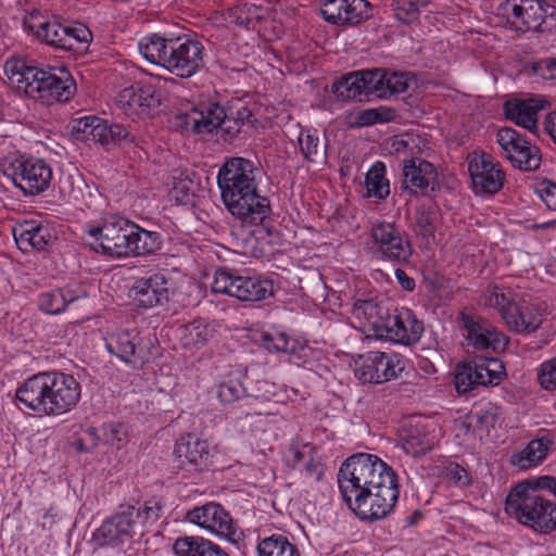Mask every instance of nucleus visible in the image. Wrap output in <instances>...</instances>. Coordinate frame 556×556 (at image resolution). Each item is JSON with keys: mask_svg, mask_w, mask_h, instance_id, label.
<instances>
[{"mask_svg": "<svg viewBox=\"0 0 556 556\" xmlns=\"http://www.w3.org/2000/svg\"><path fill=\"white\" fill-rule=\"evenodd\" d=\"M163 233L157 230H149L132 222L129 230V244L127 258L150 257L157 255L163 249Z\"/></svg>", "mask_w": 556, "mask_h": 556, "instance_id": "473e14b6", "label": "nucleus"}, {"mask_svg": "<svg viewBox=\"0 0 556 556\" xmlns=\"http://www.w3.org/2000/svg\"><path fill=\"white\" fill-rule=\"evenodd\" d=\"M414 231L417 236L433 237L435 232L434 213L431 210L419 207L416 210Z\"/></svg>", "mask_w": 556, "mask_h": 556, "instance_id": "603ef678", "label": "nucleus"}, {"mask_svg": "<svg viewBox=\"0 0 556 556\" xmlns=\"http://www.w3.org/2000/svg\"><path fill=\"white\" fill-rule=\"evenodd\" d=\"M371 4L366 0H325L320 14L334 25L354 26L372 15Z\"/></svg>", "mask_w": 556, "mask_h": 556, "instance_id": "a878e982", "label": "nucleus"}, {"mask_svg": "<svg viewBox=\"0 0 556 556\" xmlns=\"http://www.w3.org/2000/svg\"><path fill=\"white\" fill-rule=\"evenodd\" d=\"M526 482H529L531 490H536V493L547 490L556 496V478L552 476H542L534 480H527Z\"/></svg>", "mask_w": 556, "mask_h": 556, "instance_id": "774afa93", "label": "nucleus"}, {"mask_svg": "<svg viewBox=\"0 0 556 556\" xmlns=\"http://www.w3.org/2000/svg\"><path fill=\"white\" fill-rule=\"evenodd\" d=\"M178 85V80L173 77L159 78L155 84L140 83V114H149L157 109L164 98V89Z\"/></svg>", "mask_w": 556, "mask_h": 556, "instance_id": "4c0bfd02", "label": "nucleus"}, {"mask_svg": "<svg viewBox=\"0 0 556 556\" xmlns=\"http://www.w3.org/2000/svg\"><path fill=\"white\" fill-rule=\"evenodd\" d=\"M535 193L542 199L546 207L556 211V184L544 178L538 182Z\"/></svg>", "mask_w": 556, "mask_h": 556, "instance_id": "13d9d810", "label": "nucleus"}, {"mask_svg": "<svg viewBox=\"0 0 556 556\" xmlns=\"http://www.w3.org/2000/svg\"><path fill=\"white\" fill-rule=\"evenodd\" d=\"M532 72L543 79H556V59L547 58L533 63Z\"/></svg>", "mask_w": 556, "mask_h": 556, "instance_id": "e2e57ef3", "label": "nucleus"}, {"mask_svg": "<svg viewBox=\"0 0 556 556\" xmlns=\"http://www.w3.org/2000/svg\"><path fill=\"white\" fill-rule=\"evenodd\" d=\"M96 134V142L102 146H118L123 149H132L139 146V132L130 126L117 123H109L103 119L101 128Z\"/></svg>", "mask_w": 556, "mask_h": 556, "instance_id": "c9c22d12", "label": "nucleus"}, {"mask_svg": "<svg viewBox=\"0 0 556 556\" xmlns=\"http://www.w3.org/2000/svg\"><path fill=\"white\" fill-rule=\"evenodd\" d=\"M401 439L405 453L414 457L425 455L431 448L427 434L417 427L404 430Z\"/></svg>", "mask_w": 556, "mask_h": 556, "instance_id": "8fccbe9b", "label": "nucleus"}, {"mask_svg": "<svg viewBox=\"0 0 556 556\" xmlns=\"http://www.w3.org/2000/svg\"><path fill=\"white\" fill-rule=\"evenodd\" d=\"M399 496L400 489L395 477L375 488H364L346 505L361 520L376 521L384 519L393 511Z\"/></svg>", "mask_w": 556, "mask_h": 556, "instance_id": "9b49d317", "label": "nucleus"}, {"mask_svg": "<svg viewBox=\"0 0 556 556\" xmlns=\"http://www.w3.org/2000/svg\"><path fill=\"white\" fill-rule=\"evenodd\" d=\"M415 84L412 72L384 67L361 70L342 76L332 85L333 94L342 101H370L372 98L389 99L405 93Z\"/></svg>", "mask_w": 556, "mask_h": 556, "instance_id": "20e7f679", "label": "nucleus"}, {"mask_svg": "<svg viewBox=\"0 0 556 556\" xmlns=\"http://www.w3.org/2000/svg\"><path fill=\"white\" fill-rule=\"evenodd\" d=\"M194 172H179L173 177L172 195L176 202L188 204L195 197L199 189V181Z\"/></svg>", "mask_w": 556, "mask_h": 556, "instance_id": "c03bdc74", "label": "nucleus"}, {"mask_svg": "<svg viewBox=\"0 0 556 556\" xmlns=\"http://www.w3.org/2000/svg\"><path fill=\"white\" fill-rule=\"evenodd\" d=\"M217 396L220 402L231 404L245 396V388L240 381L230 379L218 386Z\"/></svg>", "mask_w": 556, "mask_h": 556, "instance_id": "5fc2aeb1", "label": "nucleus"}, {"mask_svg": "<svg viewBox=\"0 0 556 556\" xmlns=\"http://www.w3.org/2000/svg\"><path fill=\"white\" fill-rule=\"evenodd\" d=\"M24 26L29 29L37 39L64 51H80L86 49L92 39L91 31L80 23L65 25L56 21L52 22H28Z\"/></svg>", "mask_w": 556, "mask_h": 556, "instance_id": "ddd939ff", "label": "nucleus"}, {"mask_svg": "<svg viewBox=\"0 0 556 556\" xmlns=\"http://www.w3.org/2000/svg\"><path fill=\"white\" fill-rule=\"evenodd\" d=\"M3 173L25 197L42 194L52 186V167L42 159H15L4 167Z\"/></svg>", "mask_w": 556, "mask_h": 556, "instance_id": "f8f14e48", "label": "nucleus"}, {"mask_svg": "<svg viewBox=\"0 0 556 556\" xmlns=\"http://www.w3.org/2000/svg\"><path fill=\"white\" fill-rule=\"evenodd\" d=\"M241 126L231 115L226 112V117L223 121V125L218 129L222 130L225 140L233 139L242 129Z\"/></svg>", "mask_w": 556, "mask_h": 556, "instance_id": "338daca9", "label": "nucleus"}, {"mask_svg": "<svg viewBox=\"0 0 556 556\" xmlns=\"http://www.w3.org/2000/svg\"><path fill=\"white\" fill-rule=\"evenodd\" d=\"M130 228L132 220L121 215H111L98 225H86L85 233L89 237L88 244L93 251L123 260L127 258Z\"/></svg>", "mask_w": 556, "mask_h": 556, "instance_id": "9d476101", "label": "nucleus"}, {"mask_svg": "<svg viewBox=\"0 0 556 556\" xmlns=\"http://www.w3.org/2000/svg\"><path fill=\"white\" fill-rule=\"evenodd\" d=\"M298 142L303 157L307 162H315L316 156L319 154L320 144L317 130L308 129L306 131H302L298 138Z\"/></svg>", "mask_w": 556, "mask_h": 556, "instance_id": "3c124183", "label": "nucleus"}, {"mask_svg": "<svg viewBox=\"0 0 556 556\" xmlns=\"http://www.w3.org/2000/svg\"><path fill=\"white\" fill-rule=\"evenodd\" d=\"M386 314L389 313L374 299H357L353 303V315L367 321L377 333L380 332Z\"/></svg>", "mask_w": 556, "mask_h": 556, "instance_id": "a19ab883", "label": "nucleus"}, {"mask_svg": "<svg viewBox=\"0 0 556 556\" xmlns=\"http://www.w3.org/2000/svg\"><path fill=\"white\" fill-rule=\"evenodd\" d=\"M258 556H300L296 546L282 534H273L257 544Z\"/></svg>", "mask_w": 556, "mask_h": 556, "instance_id": "49530a36", "label": "nucleus"}, {"mask_svg": "<svg viewBox=\"0 0 556 556\" xmlns=\"http://www.w3.org/2000/svg\"><path fill=\"white\" fill-rule=\"evenodd\" d=\"M173 548L176 556H229L219 545L202 536L178 538Z\"/></svg>", "mask_w": 556, "mask_h": 556, "instance_id": "e433bc0d", "label": "nucleus"}, {"mask_svg": "<svg viewBox=\"0 0 556 556\" xmlns=\"http://www.w3.org/2000/svg\"><path fill=\"white\" fill-rule=\"evenodd\" d=\"M175 454L182 467L190 466V470L194 471L207 468L212 457L208 442L195 433L181 435L176 442Z\"/></svg>", "mask_w": 556, "mask_h": 556, "instance_id": "c85d7f7f", "label": "nucleus"}, {"mask_svg": "<svg viewBox=\"0 0 556 556\" xmlns=\"http://www.w3.org/2000/svg\"><path fill=\"white\" fill-rule=\"evenodd\" d=\"M214 293L227 294L241 302H261L275 294L274 280L263 276H249L237 269L219 268L212 282Z\"/></svg>", "mask_w": 556, "mask_h": 556, "instance_id": "1a4fd4ad", "label": "nucleus"}, {"mask_svg": "<svg viewBox=\"0 0 556 556\" xmlns=\"http://www.w3.org/2000/svg\"><path fill=\"white\" fill-rule=\"evenodd\" d=\"M53 370L42 371L24 380L16 388L15 397L26 409L38 416H51L49 405L53 404Z\"/></svg>", "mask_w": 556, "mask_h": 556, "instance_id": "aec40b11", "label": "nucleus"}, {"mask_svg": "<svg viewBox=\"0 0 556 556\" xmlns=\"http://www.w3.org/2000/svg\"><path fill=\"white\" fill-rule=\"evenodd\" d=\"M186 520L210 533L225 538L232 544H238L243 539L242 531L236 527L229 511L217 502H207L189 509Z\"/></svg>", "mask_w": 556, "mask_h": 556, "instance_id": "f3484780", "label": "nucleus"}, {"mask_svg": "<svg viewBox=\"0 0 556 556\" xmlns=\"http://www.w3.org/2000/svg\"><path fill=\"white\" fill-rule=\"evenodd\" d=\"M256 170L251 160L235 156L227 159L217 173L220 198L228 212L244 225H263L271 214L267 197L257 192Z\"/></svg>", "mask_w": 556, "mask_h": 556, "instance_id": "f257e3e1", "label": "nucleus"}, {"mask_svg": "<svg viewBox=\"0 0 556 556\" xmlns=\"http://www.w3.org/2000/svg\"><path fill=\"white\" fill-rule=\"evenodd\" d=\"M14 240L23 252L45 251L56 239L53 229L38 220H23L12 228Z\"/></svg>", "mask_w": 556, "mask_h": 556, "instance_id": "bb28decb", "label": "nucleus"}, {"mask_svg": "<svg viewBox=\"0 0 556 556\" xmlns=\"http://www.w3.org/2000/svg\"><path fill=\"white\" fill-rule=\"evenodd\" d=\"M438 173L434 166L422 159H410L403 165L402 188L408 190L410 194L418 191L428 194L433 191L437 182Z\"/></svg>", "mask_w": 556, "mask_h": 556, "instance_id": "c756f323", "label": "nucleus"}, {"mask_svg": "<svg viewBox=\"0 0 556 556\" xmlns=\"http://www.w3.org/2000/svg\"><path fill=\"white\" fill-rule=\"evenodd\" d=\"M544 100L539 98L514 99L504 103V114L507 119L529 130L532 135L538 131V114L544 108Z\"/></svg>", "mask_w": 556, "mask_h": 556, "instance_id": "2f4dec72", "label": "nucleus"}, {"mask_svg": "<svg viewBox=\"0 0 556 556\" xmlns=\"http://www.w3.org/2000/svg\"><path fill=\"white\" fill-rule=\"evenodd\" d=\"M468 172L477 194H494L503 187L505 174L486 153H475L468 161Z\"/></svg>", "mask_w": 556, "mask_h": 556, "instance_id": "393cba45", "label": "nucleus"}, {"mask_svg": "<svg viewBox=\"0 0 556 556\" xmlns=\"http://www.w3.org/2000/svg\"><path fill=\"white\" fill-rule=\"evenodd\" d=\"M543 307L541 302H532L525 298L515 300L508 313H504V320L517 333L534 332L543 321Z\"/></svg>", "mask_w": 556, "mask_h": 556, "instance_id": "cd10ccee", "label": "nucleus"}, {"mask_svg": "<svg viewBox=\"0 0 556 556\" xmlns=\"http://www.w3.org/2000/svg\"><path fill=\"white\" fill-rule=\"evenodd\" d=\"M106 350L132 367H142L154 356V345L150 338L141 336L137 329H125L112 333L105 341Z\"/></svg>", "mask_w": 556, "mask_h": 556, "instance_id": "a211bd4d", "label": "nucleus"}, {"mask_svg": "<svg viewBox=\"0 0 556 556\" xmlns=\"http://www.w3.org/2000/svg\"><path fill=\"white\" fill-rule=\"evenodd\" d=\"M396 17L404 24H410L415 22L419 16V9L416 2L410 0H404L399 2L395 9Z\"/></svg>", "mask_w": 556, "mask_h": 556, "instance_id": "052dcab7", "label": "nucleus"}, {"mask_svg": "<svg viewBox=\"0 0 556 556\" xmlns=\"http://www.w3.org/2000/svg\"><path fill=\"white\" fill-rule=\"evenodd\" d=\"M274 352L288 353L292 356L291 362L298 366L304 365L311 357L312 350L306 344H301L285 332H275Z\"/></svg>", "mask_w": 556, "mask_h": 556, "instance_id": "a18cd8bd", "label": "nucleus"}, {"mask_svg": "<svg viewBox=\"0 0 556 556\" xmlns=\"http://www.w3.org/2000/svg\"><path fill=\"white\" fill-rule=\"evenodd\" d=\"M536 376L542 389L546 391L556 390V355L540 365Z\"/></svg>", "mask_w": 556, "mask_h": 556, "instance_id": "6e6d98bb", "label": "nucleus"}, {"mask_svg": "<svg viewBox=\"0 0 556 556\" xmlns=\"http://www.w3.org/2000/svg\"><path fill=\"white\" fill-rule=\"evenodd\" d=\"M446 478L454 482L456 485L465 486L470 483V476L468 471L456 463H451L445 468Z\"/></svg>", "mask_w": 556, "mask_h": 556, "instance_id": "69168bd1", "label": "nucleus"}, {"mask_svg": "<svg viewBox=\"0 0 556 556\" xmlns=\"http://www.w3.org/2000/svg\"><path fill=\"white\" fill-rule=\"evenodd\" d=\"M140 83H137L130 87L124 88L118 93V104L128 113L140 114Z\"/></svg>", "mask_w": 556, "mask_h": 556, "instance_id": "864d4df0", "label": "nucleus"}, {"mask_svg": "<svg viewBox=\"0 0 556 556\" xmlns=\"http://www.w3.org/2000/svg\"><path fill=\"white\" fill-rule=\"evenodd\" d=\"M86 295V291L78 286H66L42 292L38 298V306L46 314L58 315L65 312L68 304Z\"/></svg>", "mask_w": 556, "mask_h": 556, "instance_id": "f704fd0d", "label": "nucleus"}, {"mask_svg": "<svg viewBox=\"0 0 556 556\" xmlns=\"http://www.w3.org/2000/svg\"><path fill=\"white\" fill-rule=\"evenodd\" d=\"M372 256L394 266L410 264L414 250L406 231L394 222L377 220L372 223L369 231Z\"/></svg>", "mask_w": 556, "mask_h": 556, "instance_id": "6e6552de", "label": "nucleus"}, {"mask_svg": "<svg viewBox=\"0 0 556 556\" xmlns=\"http://www.w3.org/2000/svg\"><path fill=\"white\" fill-rule=\"evenodd\" d=\"M404 368V358L401 355L369 351L355 361L354 374L363 383L380 384L396 379Z\"/></svg>", "mask_w": 556, "mask_h": 556, "instance_id": "dca6fc26", "label": "nucleus"}, {"mask_svg": "<svg viewBox=\"0 0 556 556\" xmlns=\"http://www.w3.org/2000/svg\"><path fill=\"white\" fill-rule=\"evenodd\" d=\"M255 20L251 13V8L247 4L232 8L228 12L229 23L236 24L240 27L249 28L250 24Z\"/></svg>", "mask_w": 556, "mask_h": 556, "instance_id": "bf43d9fd", "label": "nucleus"}, {"mask_svg": "<svg viewBox=\"0 0 556 556\" xmlns=\"http://www.w3.org/2000/svg\"><path fill=\"white\" fill-rule=\"evenodd\" d=\"M395 477L392 467L377 455L357 453L342 463L338 472V484L343 501L350 504L364 488H375Z\"/></svg>", "mask_w": 556, "mask_h": 556, "instance_id": "0eeeda50", "label": "nucleus"}, {"mask_svg": "<svg viewBox=\"0 0 556 556\" xmlns=\"http://www.w3.org/2000/svg\"><path fill=\"white\" fill-rule=\"evenodd\" d=\"M86 434L90 437L93 444L102 441L106 445L122 448L128 442V428L122 422H105L99 429L89 428Z\"/></svg>", "mask_w": 556, "mask_h": 556, "instance_id": "58836bf2", "label": "nucleus"}, {"mask_svg": "<svg viewBox=\"0 0 556 556\" xmlns=\"http://www.w3.org/2000/svg\"><path fill=\"white\" fill-rule=\"evenodd\" d=\"M103 119L93 115L84 116L75 121L74 128L85 137L96 142L98 128H101Z\"/></svg>", "mask_w": 556, "mask_h": 556, "instance_id": "4d7b16f0", "label": "nucleus"}, {"mask_svg": "<svg viewBox=\"0 0 556 556\" xmlns=\"http://www.w3.org/2000/svg\"><path fill=\"white\" fill-rule=\"evenodd\" d=\"M164 503L151 497L142 505L121 504L116 511L94 531L92 540L99 546H118L129 541L138 529L155 523L162 516Z\"/></svg>", "mask_w": 556, "mask_h": 556, "instance_id": "39448f33", "label": "nucleus"}, {"mask_svg": "<svg viewBox=\"0 0 556 556\" xmlns=\"http://www.w3.org/2000/svg\"><path fill=\"white\" fill-rule=\"evenodd\" d=\"M4 72L17 91L42 102H67L76 91V83L65 67H39L25 58L12 56Z\"/></svg>", "mask_w": 556, "mask_h": 556, "instance_id": "f03ea898", "label": "nucleus"}, {"mask_svg": "<svg viewBox=\"0 0 556 556\" xmlns=\"http://www.w3.org/2000/svg\"><path fill=\"white\" fill-rule=\"evenodd\" d=\"M422 332V321L418 320L410 309L402 308L386 314L379 334L393 342L410 345L420 340Z\"/></svg>", "mask_w": 556, "mask_h": 556, "instance_id": "b1692460", "label": "nucleus"}, {"mask_svg": "<svg viewBox=\"0 0 556 556\" xmlns=\"http://www.w3.org/2000/svg\"><path fill=\"white\" fill-rule=\"evenodd\" d=\"M81 181L79 175L61 173L59 179L53 185V189L58 191L59 199L62 201H78L83 194Z\"/></svg>", "mask_w": 556, "mask_h": 556, "instance_id": "09e8293b", "label": "nucleus"}, {"mask_svg": "<svg viewBox=\"0 0 556 556\" xmlns=\"http://www.w3.org/2000/svg\"><path fill=\"white\" fill-rule=\"evenodd\" d=\"M555 12L556 8L544 0H505L497 8V15L521 33L546 30L545 18Z\"/></svg>", "mask_w": 556, "mask_h": 556, "instance_id": "4468645a", "label": "nucleus"}, {"mask_svg": "<svg viewBox=\"0 0 556 556\" xmlns=\"http://www.w3.org/2000/svg\"><path fill=\"white\" fill-rule=\"evenodd\" d=\"M501 414V407L490 402L477 406L467 416L468 427L473 428L475 431L488 432L495 427Z\"/></svg>", "mask_w": 556, "mask_h": 556, "instance_id": "37998d69", "label": "nucleus"}, {"mask_svg": "<svg viewBox=\"0 0 556 556\" xmlns=\"http://www.w3.org/2000/svg\"><path fill=\"white\" fill-rule=\"evenodd\" d=\"M53 404L49 405L50 415L60 416L72 410L81 396V386L73 375L53 370Z\"/></svg>", "mask_w": 556, "mask_h": 556, "instance_id": "7c9ffc66", "label": "nucleus"}, {"mask_svg": "<svg viewBox=\"0 0 556 556\" xmlns=\"http://www.w3.org/2000/svg\"><path fill=\"white\" fill-rule=\"evenodd\" d=\"M173 293V280L161 271L137 278L129 289L134 304L143 309L166 304Z\"/></svg>", "mask_w": 556, "mask_h": 556, "instance_id": "412c9836", "label": "nucleus"}, {"mask_svg": "<svg viewBox=\"0 0 556 556\" xmlns=\"http://www.w3.org/2000/svg\"><path fill=\"white\" fill-rule=\"evenodd\" d=\"M503 375L504 366L498 358H475L457 366L455 388L459 394H466L478 387L497 386Z\"/></svg>", "mask_w": 556, "mask_h": 556, "instance_id": "2eb2a0df", "label": "nucleus"}, {"mask_svg": "<svg viewBox=\"0 0 556 556\" xmlns=\"http://www.w3.org/2000/svg\"><path fill=\"white\" fill-rule=\"evenodd\" d=\"M139 52L152 64L178 78H190L205 66V48L187 35L150 34L138 42Z\"/></svg>", "mask_w": 556, "mask_h": 556, "instance_id": "7ed1b4c3", "label": "nucleus"}, {"mask_svg": "<svg viewBox=\"0 0 556 556\" xmlns=\"http://www.w3.org/2000/svg\"><path fill=\"white\" fill-rule=\"evenodd\" d=\"M555 443V437L549 432H543L540 437L532 439L521 451L510 456V464L519 469L526 470L540 465L546 457Z\"/></svg>", "mask_w": 556, "mask_h": 556, "instance_id": "72a5a7b5", "label": "nucleus"}, {"mask_svg": "<svg viewBox=\"0 0 556 556\" xmlns=\"http://www.w3.org/2000/svg\"><path fill=\"white\" fill-rule=\"evenodd\" d=\"M505 510L535 532L546 534L556 529V502L531 490L529 482H519L510 490Z\"/></svg>", "mask_w": 556, "mask_h": 556, "instance_id": "423d86ee", "label": "nucleus"}, {"mask_svg": "<svg viewBox=\"0 0 556 556\" xmlns=\"http://www.w3.org/2000/svg\"><path fill=\"white\" fill-rule=\"evenodd\" d=\"M226 109L217 102L193 105L176 115V125L193 134H211L223 125Z\"/></svg>", "mask_w": 556, "mask_h": 556, "instance_id": "5701e85b", "label": "nucleus"}, {"mask_svg": "<svg viewBox=\"0 0 556 556\" xmlns=\"http://www.w3.org/2000/svg\"><path fill=\"white\" fill-rule=\"evenodd\" d=\"M180 341L185 348H202L214 336L213 326L205 319L198 318L179 329Z\"/></svg>", "mask_w": 556, "mask_h": 556, "instance_id": "ea45409f", "label": "nucleus"}, {"mask_svg": "<svg viewBox=\"0 0 556 556\" xmlns=\"http://www.w3.org/2000/svg\"><path fill=\"white\" fill-rule=\"evenodd\" d=\"M312 451L313 447L308 444H305L302 447L291 445L286 457L287 465L293 469L298 468L302 463H305L308 455L312 454Z\"/></svg>", "mask_w": 556, "mask_h": 556, "instance_id": "680f3d73", "label": "nucleus"}, {"mask_svg": "<svg viewBox=\"0 0 556 556\" xmlns=\"http://www.w3.org/2000/svg\"><path fill=\"white\" fill-rule=\"evenodd\" d=\"M240 106H229L226 112L231 115L241 126L253 127L257 119L254 117L252 111L244 104L239 103Z\"/></svg>", "mask_w": 556, "mask_h": 556, "instance_id": "0e129e2a", "label": "nucleus"}, {"mask_svg": "<svg viewBox=\"0 0 556 556\" xmlns=\"http://www.w3.org/2000/svg\"><path fill=\"white\" fill-rule=\"evenodd\" d=\"M365 186L368 198L384 200L390 194V184L386 178V165L378 161L372 164L365 176Z\"/></svg>", "mask_w": 556, "mask_h": 556, "instance_id": "79ce46f5", "label": "nucleus"}, {"mask_svg": "<svg viewBox=\"0 0 556 556\" xmlns=\"http://www.w3.org/2000/svg\"><path fill=\"white\" fill-rule=\"evenodd\" d=\"M503 155L515 168L523 172L535 170L541 165V151L526 135L511 127H503L496 134Z\"/></svg>", "mask_w": 556, "mask_h": 556, "instance_id": "6ab92c4d", "label": "nucleus"}, {"mask_svg": "<svg viewBox=\"0 0 556 556\" xmlns=\"http://www.w3.org/2000/svg\"><path fill=\"white\" fill-rule=\"evenodd\" d=\"M516 298L510 295L509 289L493 285L489 286L481 294V303L485 306L497 308L504 318L508 313Z\"/></svg>", "mask_w": 556, "mask_h": 556, "instance_id": "de8ad7c7", "label": "nucleus"}, {"mask_svg": "<svg viewBox=\"0 0 556 556\" xmlns=\"http://www.w3.org/2000/svg\"><path fill=\"white\" fill-rule=\"evenodd\" d=\"M459 321L465 330L468 345L479 351L502 352L506 349L508 340L505 334L497 331L493 325L480 317L462 313Z\"/></svg>", "mask_w": 556, "mask_h": 556, "instance_id": "4be33fe9", "label": "nucleus"}]
</instances>
